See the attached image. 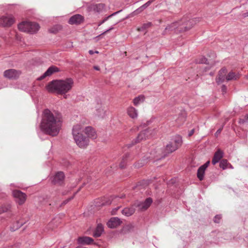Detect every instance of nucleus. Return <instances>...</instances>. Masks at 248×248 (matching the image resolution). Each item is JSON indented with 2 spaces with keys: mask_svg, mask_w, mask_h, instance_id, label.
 Returning <instances> with one entry per match:
<instances>
[{
  "mask_svg": "<svg viewBox=\"0 0 248 248\" xmlns=\"http://www.w3.org/2000/svg\"><path fill=\"white\" fill-rule=\"evenodd\" d=\"M135 211V209L134 207V206H132L130 207H126L124 208L122 211V213L126 216V217H129L131 215H132Z\"/></svg>",
  "mask_w": 248,
  "mask_h": 248,
  "instance_id": "nucleus-23",
  "label": "nucleus"
},
{
  "mask_svg": "<svg viewBox=\"0 0 248 248\" xmlns=\"http://www.w3.org/2000/svg\"><path fill=\"white\" fill-rule=\"evenodd\" d=\"M207 59L204 57H202L197 61V62L200 63H207Z\"/></svg>",
  "mask_w": 248,
  "mask_h": 248,
  "instance_id": "nucleus-36",
  "label": "nucleus"
},
{
  "mask_svg": "<svg viewBox=\"0 0 248 248\" xmlns=\"http://www.w3.org/2000/svg\"><path fill=\"white\" fill-rule=\"evenodd\" d=\"M127 114L132 119H134L138 116L137 110L133 107H130L127 108Z\"/></svg>",
  "mask_w": 248,
  "mask_h": 248,
  "instance_id": "nucleus-26",
  "label": "nucleus"
},
{
  "mask_svg": "<svg viewBox=\"0 0 248 248\" xmlns=\"http://www.w3.org/2000/svg\"><path fill=\"white\" fill-rule=\"evenodd\" d=\"M89 54H91V55H93V54H94V51H93V50H90L89 51Z\"/></svg>",
  "mask_w": 248,
  "mask_h": 248,
  "instance_id": "nucleus-48",
  "label": "nucleus"
},
{
  "mask_svg": "<svg viewBox=\"0 0 248 248\" xmlns=\"http://www.w3.org/2000/svg\"><path fill=\"white\" fill-rule=\"evenodd\" d=\"M74 196H72L71 197V198L67 199L66 200L63 201L62 204H66L69 201H70L71 199H72L73 198Z\"/></svg>",
  "mask_w": 248,
  "mask_h": 248,
  "instance_id": "nucleus-44",
  "label": "nucleus"
},
{
  "mask_svg": "<svg viewBox=\"0 0 248 248\" xmlns=\"http://www.w3.org/2000/svg\"><path fill=\"white\" fill-rule=\"evenodd\" d=\"M13 195L16 199V202L19 205L23 204L26 200L27 196L26 194L20 190L13 191Z\"/></svg>",
  "mask_w": 248,
  "mask_h": 248,
  "instance_id": "nucleus-6",
  "label": "nucleus"
},
{
  "mask_svg": "<svg viewBox=\"0 0 248 248\" xmlns=\"http://www.w3.org/2000/svg\"><path fill=\"white\" fill-rule=\"evenodd\" d=\"M221 90L223 93H226L227 90L226 86L224 85H223L221 87Z\"/></svg>",
  "mask_w": 248,
  "mask_h": 248,
  "instance_id": "nucleus-43",
  "label": "nucleus"
},
{
  "mask_svg": "<svg viewBox=\"0 0 248 248\" xmlns=\"http://www.w3.org/2000/svg\"><path fill=\"white\" fill-rule=\"evenodd\" d=\"M104 231V227L101 224H98L93 233V236L95 237H100Z\"/></svg>",
  "mask_w": 248,
  "mask_h": 248,
  "instance_id": "nucleus-24",
  "label": "nucleus"
},
{
  "mask_svg": "<svg viewBox=\"0 0 248 248\" xmlns=\"http://www.w3.org/2000/svg\"><path fill=\"white\" fill-rule=\"evenodd\" d=\"M128 158L131 159L130 157V155L128 153L125 154L123 157L122 160L120 164V167L122 169L124 168L125 166V162L127 160Z\"/></svg>",
  "mask_w": 248,
  "mask_h": 248,
  "instance_id": "nucleus-27",
  "label": "nucleus"
},
{
  "mask_svg": "<svg viewBox=\"0 0 248 248\" xmlns=\"http://www.w3.org/2000/svg\"><path fill=\"white\" fill-rule=\"evenodd\" d=\"M105 8V4L103 3L91 4L88 7V9L91 12L94 13H100Z\"/></svg>",
  "mask_w": 248,
  "mask_h": 248,
  "instance_id": "nucleus-15",
  "label": "nucleus"
},
{
  "mask_svg": "<svg viewBox=\"0 0 248 248\" xmlns=\"http://www.w3.org/2000/svg\"><path fill=\"white\" fill-rule=\"evenodd\" d=\"M228 161L226 159H223L220 161L219 166L223 170H225L228 168Z\"/></svg>",
  "mask_w": 248,
  "mask_h": 248,
  "instance_id": "nucleus-31",
  "label": "nucleus"
},
{
  "mask_svg": "<svg viewBox=\"0 0 248 248\" xmlns=\"http://www.w3.org/2000/svg\"><path fill=\"white\" fill-rule=\"evenodd\" d=\"M144 96L143 95H140L134 98L133 103L135 106H137L144 100Z\"/></svg>",
  "mask_w": 248,
  "mask_h": 248,
  "instance_id": "nucleus-29",
  "label": "nucleus"
},
{
  "mask_svg": "<svg viewBox=\"0 0 248 248\" xmlns=\"http://www.w3.org/2000/svg\"><path fill=\"white\" fill-rule=\"evenodd\" d=\"M182 137L179 135L176 136L173 140L166 145L164 151L160 156L159 155L160 151H154L151 152V155L147 157V158H149L150 160L155 159L157 160L164 158L169 154L178 149L182 145Z\"/></svg>",
  "mask_w": 248,
  "mask_h": 248,
  "instance_id": "nucleus-2",
  "label": "nucleus"
},
{
  "mask_svg": "<svg viewBox=\"0 0 248 248\" xmlns=\"http://www.w3.org/2000/svg\"><path fill=\"white\" fill-rule=\"evenodd\" d=\"M30 27H29L28 33L33 34L36 33L40 29L39 25L35 22H31L30 23Z\"/></svg>",
  "mask_w": 248,
  "mask_h": 248,
  "instance_id": "nucleus-21",
  "label": "nucleus"
},
{
  "mask_svg": "<svg viewBox=\"0 0 248 248\" xmlns=\"http://www.w3.org/2000/svg\"><path fill=\"white\" fill-rule=\"evenodd\" d=\"M30 23L31 22L23 21L18 25V28L21 31L28 32Z\"/></svg>",
  "mask_w": 248,
  "mask_h": 248,
  "instance_id": "nucleus-22",
  "label": "nucleus"
},
{
  "mask_svg": "<svg viewBox=\"0 0 248 248\" xmlns=\"http://www.w3.org/2000/svg\"><path fill=\"white\" fill-rule=\"evenodd\" d=\"M64 174L63 172H58L54 176L52 183L54 184L61 185L64 180Z\"/></svg>",
  "mask_w": 248,
  "mask_h": 248,
  "instance_id": "nucleus-16",
  "label": "nucleus"
},
{
  "mask_svg": "<svg viewBox=\"0 0 248 248\" xmlns=\"http://www.w3.org/2000/svg\"><path fill=\"white\" fill-rule=\"evenodd\" d=\"M49 31L51 32H52V33H55V32L54 31H52L51 30H50Z\"/></svg>",
  "mask_w": 248,
  "mask_h": 248,
  "instance_id": "nucleus-51",
  "label": "nucleus"
},
{
  "mask_svg": "<svg viewBox=\"0 0 248 248\" xmlns=\"http://www.w3.org/2000/svg\"><path fill=\"white\" fill-rule=\"evenodd\" d=\"M186 114L185 110L181 111L179 113L178 118L176 119L178 124H183L186 120Z\"/></svg>",
  "mask_w": 248,
  "mask_h": 248,
  "instance_id": "nucleus-25",
  "label": "nucleus"
},
{
  "mask_svg": "<svg viewBox=\"0 0 248 248\" xmlns=\"http://www.w3.org/2000/svg\"><path fill=\"white\" fill-rule=\"evenodd\" d=\"M133 229L134 226L132 224L128 225L124 228V230H126L128 232L132 231Z\"/></svg>",
  "mask_w": 248,
  "mask_h": 248,
  "instance_id": "nucleus-35",
  "label": "nucleus"
},
{
  "mask_svg": "<svg viewBox=\"0 0 248 248\" xmlns=\"http://www.w3.org/2000/svg\"><path fill=\"white\" fill-rule=\"evenodd\" d=\"M150 130L149 129H145L143 131H142L138 135L137 138L134 140V141H132V144H135L140 142L142 140H145L146 138H148L150 136Z\"/></svg>",
  "mask_w": 248,
  "mask_h": 248,
  "instance_id": "nucleus-10",
  "label": "nucleus"
},
{
  "mask_svg": "<svg viewBox=\"0 0 248 248\" xmlns=\"http://www.w3.org/2000/svg\"><path fill=\"white\" fill-rule=\"evenodd\" d=\"M99 107L96 108V115L100 117H103L105 115V111L104 109L102 108L101 105L98 104Z\"/></svg>",
  "mask_w": 248,
  "mask_h": 248,
  "instance_id": "nucleus-30",
  "label": "nucleus"
},
{
  "mask_svg": "<svg viewBox=\"0 0 248 248\" xmlns=\"http://www.w3.org/2000/svg\"><path fill=\"white\" fill-rule=\"evenodd\" d=\"M114 198H116V197L115 196H111L109 197V199L108 201H107L105 203H102V204L108 205V204H111V203L112 202V200H113Z\"/></svg>",
  "mask_w": 248,
  "mask_h": 248,
  "instance_id": "nucleus-38",
  "label": "nucleus"
},
{
  "mask_svg": "<svg viewBox=\"0 0 248 248\" xmlns=\"http://www.w3.org/2000/svg\"><path fill=\"white\" fill-rule=\"evenodd\" d=\"M20 74V72L19 71L13 69L7 70L4 72V76L11 79H16L18 78Z\"/></svg>",
  "mask_w": 248,
  "mask_h": 248,
  "instance_id": "nucleus-9",
  "label": "nucleus"
},
{
  "mask_svg": "<svg viewBox=\"0 0 248 248\" xmlns=\"http://www.w3.org/2000/svg\"><path fill=\"white\" fill-rule=\"evenodd\" d=\"M98 51H94V53H98Z\"/></svg>",
  "mask_w": 248,
  "mask_h": 248,
  "instance_id": "nucleus-54",
  "label": "nucleus"
},
{
  "mask_svg": "<svg viewBox=\"0 0 248 248\" xmlns=\"http://www.w3.org/2000/svg\"><path fill=\"white\" fill-rule=\"evenodd\" d=\"M93 242V239L88 236L80 237L78 239V243L82 245H90Z\"/></svg>",
  "mask_w": 248,
  "mask_h": 248,
  "instance_id": "nucleus-20",
  "label": "nucleus"
},
{
  "mask_svg": "<svg viewBox=\"0 0 248 248\" xmlns=\"http://www.w3.org/2000/svg\"><path fill=\"white\" fill-rule=\"evenodd\" d=\"M223 129V127H222L221 128L218 129L216 132L215 133V136H217L221 132L222 130Z\"/></svg>",
  "mask_w": 248,
  "mask_h": 248,
  "instance_id": "nucleus-42",
  "label": "nucleus"
},
{
  "mask_svg": "<svg viewBox=\"0 0 248 248\" xmlns=\"http://www.w3.org/2000/svg\"><path fill=\"white\" fill-rule=\"evenodd\" d=\"M84 126L77 124L73 127L72 135L76 144L80 148H85L89 143V139L83 135Z\"/></svg>",
  "mask_w": 248,
  "mask_h": 248,
  "instance_id": "nucleus-5",
  "label": "nucleus"
},
{
  "mask_svg": "<svg viewBox=\"0 0 248 248\" xmlns=\"http://www.w3.org/2000/svg\"><path fill=\"white\" fill-rule=\"evenodd\" d=\"M62 116L57 111L44 110L40 128L42 132L52 136H57L62 126Z\"/></svg>",
  "mask_w": 248,
  "mask_h": 248,
  "instance_id": "nucleus-1",
  "label": "nucleus"
},
{
  "mask_svg": "<svg viewBox=\"0 0 248 248\" xmlns=\"http://www.w3.org/2000/svg\"><path fill=\"white\" fill-rule=\"evenodd\" d=\"M228 168H231V169H233V167L232 166V165L230 164L229 163V165L228 166Z\"/></svg>",
  "mask_w": 248,
  "mask_h": 248,
  "instance_id": "nucleus-50",
  "label": "nucleus"
},
{
  "mask_svg": "<svg viewBox=\"0 0 248 248\" xmlns=\"http://www.w3.org/2000/svg\"><path fill=\"white\" fill-rule=\"evenodd\" d=\"M67 96L68 95L67 94H65L64 96V98H66L67 97Z\"/></svg>",
  "mask_w": 248,
  "mask_h": 248,
  "instance_id": "nucleus-53",
  "label": "nucleus"
},
{
  "mask_svg": "<svg viewBox=\"0 0 248 248\" xmlns=\"http://www.w3.org/2000/svg\"><path fill=\"white\" fill-rule=\"evenodd\" d=\"M59 68L54 66L49 67L48 69L40 77L37 78L38 80H41L46 77H49L54 73L59 72Z\"/></svg>",
  "mask_w": 248,
  "mask_h": 248,
  "instance_id": "nucleus-12",
  "label": "nucleus"
},
{
  "mask_svg": "<svg viewBox=\"0 0 248 248\" xmlns=\"http://www.w3.org/2000/svg\"><path fill=\"white\" fill-rule=\"evenodd\" d=\"M24 223L23 222L20 221H17L16 223V225H14L13 227H11V230L12 232L15 231L17 229H18L19 228H20L21 226H22L23 225Z\"/></svg>",
  "mask_w": 248,
  "mask_h": 248,
  "instance_id": "nucleus-32",
  "label": "nucleus"
},
{
  "mask_svg": "<svg viewBox=\"0 0 248 248\" xmlns=\"http://www.w3.org/2000/svg\"><path fill=\"white\" fill-rule=\"evenodd\" d=\"M194 132V129H193L189 131L188 136L189 137H191L193 134Z\"/></svg>",
  "mask_w": 248,
  "mask_h": 248,
  "instance_id": "nucleus-45",
  "label": "nucleus"
},
{
  "mask_svg": "<svg viewBox=\"0 0 248 248\" xmlns=\"http://www.w3.org/2000/svg\"><path fill=\"white\" fill-rule=\"evenodd\" d=\"M248 121V114H247L244 118L239 119V123L240 124H243Z\"/></svg>",
  "mask_w": 248,
  "mask_h": 248,
  "instance_id": "nucleus-34",
  "label": "nucleus"
},
{
  "mask_svg": "<svg viewBox=\"0 0 248 248\" xmlns=\"http://www.w3.org/2000/svg\"><path fill=\"white\" fill-rule=\"evenodd\" d=\"M199 21V18H194L189 19L188 21H183L173 22L167 26L164 31V34L167 33L168 31H174L176 33L186 31L190 29L197 22Z\"/></svg>",
  "mask_w": 248,
  "mask_h": 248,
  "instance_id": "nucleus-4",
  "label": "nucleus"
},
{
  "mask_svg": "<svg viewBox=\"0 0 248 248\" xmlns=\"http://www.w3.org/2000/svg\"><path fill=\"white\" fill-rule=\"evenodd\" d=\"M221 215H216L214 217V221L216 223H218L219 222V220L221 219Z\"/></svg>",
  "mask_w": 248,
  "mask_h": 248,
  "instance_id": "nucleus-40",
  "label": "nucleus"
},
{
  "mask_svg": "<svg viewBox=\"0 0 248 248\" xmlns=\"http://www.w3.org/2000/svg\"><path fill=\"white\" fill-rule=\"evenodd\" d=\"M152 25V23L151 22H148L146 23H144L142 26L141 27V29H140V30H142L143 29H146L150 27Z\"/></svg>",
  "mask_w": 248,
  "mask_h": 248,
  "instance_id": "nucleus-39",
  "label": "nucleus"
},
{
  "mask_svg": "<svg viewBox=\"0 0 248 248\" xmlns=\"http://www.w3.org/2000/svg\"><path fill=\"white\" fill-rule=\"evenodd\" d=\"M144 163H141L140 165L139 164V163H137L136 164H135V167H137V168H140L141 166H142L143 165H144Z\"/></svg>",
  "mask_w": 248,
  "mask_h": 248,
  "instance_id": "nucleus-46",
  "label": "nucleus"
},
{
  "mask_svg": "<svg viewBox=\"0 0 248 248\" xmlns=\"http://www.w3.org/2000/svg\"><path fill=\"white\" fill-rule=\"evenodd\" d=\"M226 73L227 69L225 68H222L219 70L217 77L216 78V81L217 83H222L226 79L225 76Z\"/></svg>",
  "mask_w": 248,
  "mask_h": 248,
  "instance_id": "nucleus-18",
  "label": "nucleus"
},
{
  "mask_svg": "<svg viewBox=\"0 0 248 248\" xmlns=\"http://www.w3.org/2000/svg\"><path fill=\"white\" fill-rule=\"evenodd\" d=\"M244 17H247L248 16V12L245 13H244L243 15Z\"/></svg>",
  "mask_w": 248,
  "mask_h": 248,
  "instance_id": "nucleus-49",
  "label": "nucleus"
},
{
  "mask_svg": "<svg viewBox=\"0 0 248 248\" xmlns=\"http://www.w3.org/2000/svg\"><path fill=\"white\" fill-rule=\"evenodd\" d=\"M238 78V76L236 75L235 73L231 72H230L226 77L227 81H230L232 80H236Z\"/></svg>",
  "mask_w": 248,
  "mask_h": 248,
  "instance_id": "nucleus-28",
  "label": "nucleus"
},
{
  "mask_svg": "<svg viewBox=\"0 0 248 248\" xmlns=\"http://www.w3.org/2000/svg\"><path fill=\"white\" fill-rule=\"evenodd\" d=\"M74 85L71 78L64 80H56L50 82L46 86L47 90L50 92H57L60 94H65L71 90Z\"/></svg>",
  "mask_w": 248,
  "mask_h": 248,
  "instance_id": "nucleus-3",
  "label": "nucleus"
},
{
  "mask_svg": "<svg viewBox=\"0 0 248 248\" xmlns=\"http://www.w3.org/2000/svg\"><path fill=\"white\" fill-rule=\"evenodd\" d=\"M15 21L12 16H2L0 18V25L3 27H9L13 25Z\"/></svg>",
  "mask_w": 248,
  "mask_h": 248,
  "instance_id": "nucleus-8",
  "label": "nucleus"
},
{
  "mask_svg": "<svg viewBox=\"0 0 248 248\" xmlns=\"http://www.w3.org/2000/svg\"><path fill=\"white\" fill-rule=\"evenodd\" d=\"M119 12V11H118V12H114V13H113L112 14L108 16L107 17H105L103 20H102L101 21H100L99 23H98V26H100V25H101L102 24H103L104 23H105L106 21H107L109 18H110L111 17H112V16L115 15L116 14H117V13H118Z\"/></svg>",
  "mask_w": 248,
  "mask_h": 248,
  "instance_id": "nucleus-33",
  "label": "nucleus"
},
{
  "mask_svg": "<svg viewBox=\"0 0 248 248\" xmlns=\"http://www.w3.org/2000/svg\"><path fill=\"white\" fill-rule=\"evenodd\" d=\"M93 68L96 70H97V71H99L100 70V68L99 66H93Z\"/></svg>",
  "mask_w": 248,
  "mask_h": 248,
  "instance_id": "nucleus-47",
  "label": "nucleus"
},
{
  "mask_svg": "<svg viewBox=\"0 0 248 248\" xmlns=\"http://www.w3.org/2000/svg\"><path fill=\"white\" fill-rule=\"evenodd\" d=\"M124 197V195H122L121 197H120V198H123Z\"/></svg>",
  "mask_w": 248,
  "mask_h": 248,
  "instance_id": "nucleus-52",
  "label": "nucleus"
},
{
  "mask_svg": "<svg viewBox=\"0 0 248 248\" xmlns=\"http://www.w3.org/2000/svg\"><path fill=\"white\" fill-rule=\"evenodd\" d=\"M151 2L150 1H148L145 4L141 6L138 10H140V11L143 10V9L147 8L149 5L151 4Z\"/></svg>",
  "mask_w": 248,
  "mask_h": 248,
  "instance_id": "nucleus-37",
  "label": "nucleus"
},
{
  "mask_svg": "<svg viewBox=\"0 0 248 248\" xmlns=\"http://www.w3.org/2000/svg\"><path fill=\"white\" fill-rule=\"evenodd\" d=\"M84 131L88 138L94 140L97 138V135L94 129L91 126H86L84 127Z\"/></svg>",
  "mask_w": 248,
  "mask_h": 248,
  "instance_id": "nucleus-17",
  "label": "nucleus"
},
{
  "mask_svg": "<svg viewBox=\"0 0 248 248\" xmlns=\"http://www.w3.org/2000/svg\"><path fill=\"white\" fill-rule=\"evenodd\" d=\"M152 202V199L151 198H148L143 202H138L135 203L134 206L138 207L140 211H145L149 208Z\"/></svg>",
  "mask_w": 248,
  "mask_h": 248,
  "instance_id": "nucleus-7",
  "label": "nucleus"
},
{
  "mask_svg": "<svg viewBox=\"0 0 248 248\" xmlns=\"http://www.w3.org/2000/svg\"><path fill=\"white\" fill-rule=\"evenodd\" d=\"M84 17L80 15L77 14L71 16L69 19L68 23L71 25L80 24L83 22Z\"/></svg>",
  "mask_w": 248,
  "mask_h": 248,
  "instance_id": "nucleus-14",
  "label": "nucleus"
},
{
  "mask_svg": "<svg viewBox=\"0 0 248 248\" xmlns=\"http://www.w3.org/2000/svg\"><path fill=\"white\" fill-rule=\"evenodd\" d=\"M210 161H208L198 169L197 171V177L200 181L203 179L205 171L206 168L208 167Z\"/></svg>",
  "mask_w": 248,
  "mask_h": 248,
  "instance_id": "nucleus-13",
  "label": "nucleus"
},
{
  "mask_svg": "<svg viewBox=\"0 0 248 248\" xmlns=\"http://www.w3.org/2000/svg\"><path fill=\"white\" fill-rule=\"evenodd\" d=\"M114 29V27L113 26H111L110 27L108 30L105 31L104 32H103L101 34H105L107 33L108 32Z\"/></svg>",
  "mask_w": 248,
  "mask_h": 248,
  "instance_id": "nucleus-41",
  "label": "nucleus"
},
{
  "mask_svg": "<svg viewBox=\"0 0 248 248\" xmlns=\"http://www.w3.org/2000/svg\"><path fill=\"white\" fill-rule=\"evenodd\" d=\"M122 223V220L117 217H112L107 222V226L111 229H114L119 226Z\"/></svg>",
  "mask_w": 248,
  "mask_h": 248,
  "instance_id": "nucleus-11",
  "label": "nucleus"
},
{
  "mask_svg": "<svg viewBox=\"0 0 248 248\" xmlns=\"http://www.w3.org/2000/svg\"><path fill=\"white\" fill-rule=\"evenodd\" d=\"M223 152L220 149H218L214 154L212 161V164L215 165L218 163L219 160L223 157Z\"/></svg>",
  "mask_w": 248,
  "mask_h": 248,
  "instance_id": "nucleus-19",
  "label": "nucleus"
}]
</instances>
